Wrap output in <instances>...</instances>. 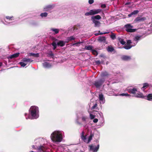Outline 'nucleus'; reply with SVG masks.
Masks as SVG:
<instances>
[{
  "instance_id": "21",
  "label": "nucleus",
  "mask_w": 152,
  "mask_h": 152,
  "mask_svg": "<svg viewBox=\"0 0 152 152\" xmlns=\"http://www.w3.org/2000/svg\"><path fill=\"white\" fill-rule=\"evenodd\" d=\"M22 60L24 62H31L33 61V60H31L30 58H23Z\"/></svg>"
},
{
  "instance_id": "36",
  "label": "nucleus",
  "mask_w": 152,
  "mask_h": 152,
  "mask_svg": "<svg viewBox=\"0 0 152 152\" xmlns=\"http://www.w3.org/2000/svg\"><path fill=\"white\" fill-rule=\"evenodd\" d=\"M13 17L12 16H6V18L7 19L9 20H13L12 18H13Z\"/></svg>"
},
{
  "instance_id": "45",
  "label": "nucleus",
  "mask_w": 152,
  "mask_h": 152,
  "mask_svg": "<svg viewBox=\"0 0 152 152\" xmlns=\"http://www.w3.org/2000/svg\"><path fill=\"white\" fill-rule=\"evenodd\" d=\"M95 63L96 64L99 65L101 63V62L100 60H97L95 61Z\"/></svg>"
},
{
  "instance_id": "3",
  "label": "nucleus",
  "mask_w": 152,
  "mask_h": 152,
  "mask_svg": "<svg viewBox=\"0 0 152 152\" xmlns=\"http://www.w3.org/2000/svg\"><path fill=\"white\" fill-rule=\"evenodd\" d=\"M101 11V10L99 9L91 10L89 12H86L85 15L86 16L93 15L97 14Z\"/></svg>"
},
{
  "instance_id": "16",
  "label": "nucleus",
  "mask_w": 152,
  "mask_h": 152,
  "mask_svg": "<svg viewBox=\"0 0 152 152\" xmlns=\"http://www.w3.org/2000/svg\"><path fill=\"white\" fill-rule=\"evenodd\" d=\"M67 42H64L63 41L60 40L57 43V45L58 46H60L63 47L64 46L66 43Z\"/></svg>"
},
{
  "instance_id": "8",
  "label": "nucleus",
  "mask_w": 152,
  "mask_h": 152,
  "mask_svg": "<svg viewBox=\"0 0 152 152\" xmlns=\"http://www.w3.org/2000/svg\"><path fill=\"white\" fill-rule=\"evenodd\" d=\"M55 6L54 5H50L47 6L44 8V10L45 11H48L49 10L53 9Z\"/></svg>"
},
{
  "instance_id": "10",
  "label": "nucleus",
  "mask_w": 152,
  "mask_h": 152,
  "mask_svg": "<svg viewBox=\"0 0 152 152\" xmlns=\"http://www.w3.org/2000/svg\"><path fill=\"white\" fill-rule=\"evenodd\" d=\"M101 16L99 15L93 16L91 17V20H99L101 19Z\"/></svg>"
},
{
  "instance_id": "28",
  "label": "nucleus",
  "mask_w": 152,
  "mask_h": 152,
  "mask_svg": "<svg viewBox=\"0 0 152 152\" xmlns=\"http://www.w3.org/2000/svg\"><path fill=\"white\" fill-rule=\"evenodd\" d=\"M110 37L112 39H114L116 38V35L115 34L111 32V34L110 35Z\"/></svg>"
},
{
  "instance_id": "40",
  "label": "nucleus",
  "mask_w": 152,
  "mask_h": 152,
  "mask_svg": "<svg viewBox=\"0 0 152 152\" xmlns=\"http://www.w3.org/2000/svg\"><path fill=\"white\" fill-rule=\"evenodd\" d=\"M121 95L122 96H130V95L128 94H125V93H123L121 94Z\"/></svg>"
},
{
  "instance_id": "25",
  "label": "nucleus",
  "mask_w": 152,
  "mask_h": 152,
  "mask_svg": "<svg viewBox=\"0 0 152 152\" xmlns=\"http://www.w3.org/2000/svg\"><path fill=\"white\" fill-rule=\"evenodd\" d=\"M51 30L54 32L55 34H56L58 33L59 30L57 28H51Z\"/></svg>"
},
{
  "instance_id": "49",
  "label": "nucleus",
  "mask_w": 152,
  "mask_h": 152,
  "mask_svg": "<svg viewBox=\"0 0 152 152\" xmlns=\"http://www.w3.org/2000/svg\"><path fill=\"white\" fill-rule=\"evenodd\" d=\"M118 39L120 42V41H121L123 39H122L120 37H118Z\"/></svg>"
},
{
  "instance_id": "29",
  "label": "nucleus",
  "mask_w": 152,
  "mask_h": 152,
  "mask_svg": "<svg viewBox=\"0 0 152 152\" xmlns=\"http://www.w3.org/2000/svg\"><path fill=\"white\" fill-rule=\"evenodd\" d=\"M132 47L131 45H125L124 46V48L126 50H129Z\"/></svg>"
},
{
  "instance_id": "46",
  "label": "nucleus",
  "mask_w": 152,
  "mask_h": 152,
  "mask_svg": "<svg viewBox=\"0 0 152 152\" xmlns=\"http://www.w3.org/2000/svg\"><path fill=\"white\" fill-rule=\"evenodd\" d=\"M94 2V0H89L88 1V3L90 4H93Z\"/></svg>"
},
{
  "instance_id": "38",
  "label": "nucleus",
  "mask_w": 152,
  "mask_h": 152,
  "mask_svg": "<svg viewBox=\"0 0 152 152\" xmlns=\"http://www.w3.org/2000/svg\"><path fill=\"white\" fill-rule=\"evenodd\" d=\"M97 106V103H96L91 108V109H95L96 107Z\"/></svg>"
},
{
  "instance_id": "5",
  "label": "nucleus",
  "mask_w": 152,
  "mask_h": 152,
  "mask_svg": "<svg viewBox=\"0 0 152 152\" xmlns=\"http://www.w3.org/2000/svg\"><path fill=\"white\" fill-rule=\"evenodd\" d=\"M126 28V31L129 32H133L135 31L136 30V29L132 28L133 27V26L131 25L130 24H128L125 26Z\"/></svg>"
},
{
  "instance_id": "30",
  "label": "nucleus",
  "mask_w": 152,
  "mask_h": 152,
  "mask_svg": "<svg viewBox=\"0 0 152 152\" xmlns=\"http://www.w3.org/2000/svg\"><path fill=\"white\" fill-rule=\"evenodd\" d=\"M143 86L142 87V89L146 88L149 86V84L147 83H145L143 84Z\"/></svg>"
},
{
  "instance_id": "56",
  "label": "nucleus",
  "mask_w": 152,
  "mask_h": 152,
  "mask_svg": "<svg viewBox=\"0 0 152 152\" xmlns=\"http://www.w3.org/2000/svg\"><path fill=\"white\" fill-rule=\"evenodd\" d=\"M99 34H98V33H97V34H95V35H96V36H97V35H99Z\"/></svg>"
},
{
  "instance_id": "7",
  "label": "nucleus",
  "mask_w": 152,
  "mask_h": 152,
  "mask_svg": "<svg viewBox=\"0 0 152 152\" xmlns=\"http://www.w3.org/2000/svg\"><path fill=\"white\" fill-rule=\"evenodd\" d=\"M99 144L97 146L95 147L92 145H89L90 150L94 151V152L97 151L99 149Z\"/></svg>"
},
{
  "instance_id": "17",
  "label": "nucleus",
  "mask_w": 152,
  "mask_h": 152,
  "mask_svg": "<svg viewBox=\"0 0 152 152\" xmlns=\"http://www.w3.org/2000/svg\"><path fill=\"white\" fill-rule=\"evenodd\" d=\"M42 64L43 66L45 68H49L51 66V65L49 63L46 62L43 63Z\"/></svg>"
},
{
  "instance_id": "27",
  "label": "nucleus",
  "mask_w": 152,
  "mask_h": 152,
  "mask_svg": "<svg viewBox=\"0 0 152 152\" xmlns=\"http://www.w3.org/2000/svg\"><path fill=\"white\" fill-rule=\"evenodd\" d=\"M94 134L91 132L88 138V142H90L92 139V137L94 136Z\"/></svg>"
},
{
  "instance_id": "54",
  "label": "nucleus",
  "mask_w": 152,
  "mask_h": 152,
  "mask_svg": "<svg viewBox=\"0 0 152 152\" xmlns=\"http://www.w3.org/2000/svg\"><path fill=\"white\" fill-rule=\"evenodd\" d=\"M2 65H3L2 63L1 62H0V66H2Z\"/></svg>"
},
{
  "instance_id": "33",
  "label": "nucleus",
  "mask_w": 152,
  "mask_h": 152,
  "mask_svg": "<svg viewBox=\"0 0 152 152\" xmlns=\"http://www.w3.org/2000/svg\"><path fill=\"white\" fill-rule=\"evenodd\" d=\"M52 45L53 47V49L54 50H55L57 47V44H56V42H52Z\"/></svg>"
},
{
  "instance_id": "37",
  "label": "nucleus",
  "mask_w": 152,
  "mask_h": 152,
  "mask_svg": "<svg viewBox=\"0 0 152 152\" xmlns=\"http://www.w3.org/2000/svg\"><path fill=\"white\" fill-rule=\"evenodd\" d=\"M19 64L21 66L24 67L26 65V64H25L23 62H20L19 63Z\"/></svg>"
},
{
  "instance_id": "12",
  "label": "nucleus",
  "mask_w": 152,
  "mask_h": 152,
  "mask_svg": "<svg viewBox=\"0 0 152 152\" xmlns=\"http://www.w3.org/2000/svg\"><path fill=\"white\" fill-rule=\"evenodd\" d=\"M20 53H16L11 55L8 57V58L12 59L13 58H16L18 57Z\"/></svg>"
},
{
  "instance_id": "11",
  "label": "nucleus",
  "mask_w": 152,
  "mask_h": 152,
  "mask_svg": "<svg viewBox=\"0 0 152 152\" xmlns=\"http://www.w3.org/2000/svg\"><path fill=\"white\" fill-rule=\"evenodd\" d=\"M93 23L94 24L95 27H99L101 24V23L99 21L97 20H92Z\"/></svg>"
},
{
  "instance_id": "43",
  "label": "nucleus",
  "mask_w": 152,
  "mask_h": 152,
  "mask_svg": "<svg viewBox=\"0 0 152 152\" xmlns=\"http://www.w3.org/2000/svg\"><path fill=\"white\" fill-rule=\"evenodd\" d=\"M108 33V32H104V33L100 32V31H99V33H98V34L102 35V34H107Z\"/></svg>"
},
{
  "instance_id": "4",
  "label": "nucleus",
  "mask_w": 152,
  "mask_h": 152,
  "mask_svg": "<svg viewBox=\"0 0 152 152\" xmlns=\"http://www.w3.org/2000/svg\"><path fill=\"white\" fill-rule=\"evenodd\" d=\"M105 81L104 79H100L99 80L95 81L94 83V85L96 88H99L101 87Z\"/></svg>"
},
{
  "instance_id": "19",
  "label": "nucleus",
  "mask_w": 152,
  "mask_h": 152,
  "mask_svg": "<svg viewBox=\"0 0 152 152\" xmlns=\"http://www.w3.org/2000/svg\"><path fill=\"white\" fill-rule=\"evenodd\" d=\"M139 12V11L138 10H135L133 11V12H131V13L129 14L128 15V16L129 17H131L133 15H135L138 13Z\"/></svg>"
},
{
  "instance_id": "42",
  "label": "nucleus",
  "mask_w": 152,
  "mask_h": 152,
  "mask_svg": "<svg viewBox=\"0 0 152 152\" xmlns=\"http://www.w3.org/2000/svg\"><path fill=\"white\" fill-rule=\"evenodd\" d=\"M126 43L127 45H131L130 44L132 43L131 41L130 40H128L127 41Z\"/></svg>"
},
{
  "instance_id": "34",
  "label": "nucleus",
  "mask_w": 152,
  "mask_h": 152,
  "mask_svg": "<svg viewBox=\"0 0 152 152\" xmlns=\"http://www.w3.org/2000/svg\"><path fill=\"white\" fill-rule=\"evenodd\" d=\"M91 52L92 54L96 56L98 54L97 52L95 50H92Z\"/></svg>"
},
{
  "instance_id": "50",
  "label": "nucleus",
  "mask_w": 152,
  "mask_h": 152,
  "mask_svg": "<svg viewBox=\"0 0 152 152\" xmlns=\"http://www.w3.org/2000/svg\"><path fill=\"white\" fill-rule=\"evenodd\" d=\"M80 43V42H76V43H74L73 44V45H77L79 44Z\"/></svg>"
},
{
  "instance_id": "14",
  "label": "nucleus",
  "mask_w": 152,
  "mask_h": 152,
  "mask_svg": "<svg viewBox=\"0 0 152 152\" xmlns=\"http://www.w3.org/2000/svg\"><path fill=\"white\" fill-rule=\"evenodd\" d=\"M121 59L123 60L127 61L130 60L131 59V57L130 56L124 55L121 57Z\"/></svg>"
},
{
  "instance_id": "52",
  "label": "nucleus",
  "mask_w": 152,
  "mask_h": 152,
  "mask_svg": "<svg viewBox=\"0 0 152 152\" xmlns=\"http://www.w3.org/2000/svg\"><path fill=\"white\" fill-rule=\"evenodd\" d=\"M73 30H75V29H76V30H77V28H76V27H75V26H74L73 27Z\"/></svg>"
},
{
  "instance_id": "57",
  "label": "nucleus",
  "mask_w": 152,
  "mask_h": 152,
  "mask_svg": "<svg viewBox=\"0 0 152 152\" xmlns=\"http://www.w3.org/2000/svg\"><path fill=\"white\" fill-rule=\"evenodd\" d=\"M25 115H27V114L26 113H25Z\"/></svg>"
},
{
  "instance_id": "23",
  "label": "nucleus",
  "mask_w": 152,
  "mask_h": 152,
  "mask_svg": "<svg viewBox=\"0 0 152 152\" xmlns=\"http://www.w3.org/2000/svg\"><path fill=\"white\" fill-rule=\"evenodd\" d=\"M29 55L30 56H33L35 57H38L39 56V53H29Z\"/></svg>"
},
{
  "instance_id": "31",
  "label": "nucleus",
  "mask_w": 152,
  "mask_h": 152,
  "mask_svg": "<svg viewBox=\"0 0 152 152\" xmlns=\"http://www.w3.org/2000/svg\"><path fill=\"white\" fill-rule=\"evenodd\" d=\"M48 13L46 12L42 13L40 14V16L42 17H46L47 16Z\"/></svg>"
},
{
  "instance_id": "47",
  "label": "nucleus",
  "mask_w": 152,
  "mask_h": 152,
  "mask_svg": "<svg viewBox=\"0 0 152 152\" xmlns=\"http://www.w3.org/2000/svg\"><path fill=\"white\" fill-rule=\"evenodd\" d=\"M93 121L94 123H97L98 121V119L97 118H95L93 120Z\"/></svg>"
},
{
  "instance_id": "6",
  "label": "nucleus",
  "mask_w": 152,
  "mask_h": 152,
  "mask_svg": "<svg viewBox=\"0 0 152 152\" xmlns=\"http://www.w3.org/2000/svg\"><path fill=\"white\" fill-rule=\"evenodd\" d=\"M146 20V18L145 17H138L134 20V22H137L139 21H143Z\"/></svg>"
},
{
  "instance_id": "48",
  "label": "nucleus",
  "mask_w": 152,
  "mask_h": 152,
  "mask_svg": "<svg viewBox=\"0 0 152 152\" xmlns=\"http://www.w3.org/2000/svg\"><path fill=\"white\" fill-rule=\"evenodd\" d=\"M101 7L102 8H105L106 7V5L105 4H102L101 5Z\"/></svg>"
},
{
  "instance_id": "41",
  "label": "nucleus",
  "mask_w": 152,
  "mask_h": 152,
  "mask_svg": "<svg viewBox=\"0 0 152 152\" xmlns=\"http://www.w3.org/2000/svg\"><path fill=\"white\" fill-rule=\"evenodd\" d=\"M87 118V117L86 116H83L82 117V121H85Z\"/></svg>"
},
{
  "instance_id": "53",
  "label": "nucleus",
  "mask_w": 152,
  "mask_h": 152,
  "mask_svg": "<svg viewBox=\"0 0 152 152\" xmlns=\"http://www.w3.org/2000/svg\"><path fill=\"white\" fill-rule=\"evenodd\" d=\"M50 56H53V54L52 52H51V53H50Z\"/></svg>"
},
{
  "instance_id": "58",
  "label": "nucleus",
  "mask_w": 152,
  "mask_h": 152,
  "mask_svg": "<svg viewBox=\"0 0 152 152\" xmlns=\"http://www.w3.org/2000/svg\"><path fill=\"white\" fill-rule=\"evenodd\" d=\"M32 147L33 148L34 147V145H33Z\"/></svg>"
},
{
  "instance_id": "44",
  "label": "nucleus",
  "mask_w": 152,
  "mask_h": 152,
  "mask_svg": "<svg viewBox=\"0 0 152 152\" xmlns=\"http://www.w3.org/2000/svg\"><path fill=\"white\" fill-rule=\"evenodd\" d=\"M120 42L121 44H122L123 45H124L126 43V42L124 41V40L123 39H122V40L120 41Z\"/></svg>"
},
{
  "instance_id": "20",
  "label": "nucleus",
  "mask_w": 152,
  "mask_h": 152,
  "mask_svg": "<svg viewBox=\"0 0 152 152\" xmlns=\"http://www.w3.org/2000/svg\"><path fill=\"white\" fill-rule=\"evenodd\" d=\"M109 75L108 72L106 71L102 72L101 74V76L102 77H107Z\"/></svg>"
},
{
  "instance_id": "24",
  "label": "nucleus",
  "mask_w": 152,
  "mask_h": 152,
  "mask_svg": "<svg viewBox=\"0 0 152 152\" xmlns=\"http://www.w3.org/2000/svg\"><path fill=\"white\" fill-rule=\"evenodd\" d=\"M99 98L100 100L102 101L104 100L103 95L102 94H100L99 95Z\"/></svg>"
},
{
  "instance_id": "2",
  "label": "nucleus",
  "mask_w": 152,
  "mask_h": 152,
  "mask_svg": "<svg viewBox=\"0 0 152 152\" xmlns=\"http://www.w3.org/2000/svg\"><path fill=\"white\" fill-rule=\"evenodd\" d=\"M38 108L35 106H32L29 110V112L31 116L34 118H38L37 113L38 111Z\"/></svg>"
},
{
  "instance_id": "26",
  "label": "nucleus",
  "mask_w": 152,
  "mask_h": 152,
  "mask_svg": "<svg viewBox=\"0 0 152 152\" xmlns=\"http://www.w3.org/2000/svg\"><path fill=\"white\" fill-rule=\"evenodd\" d=\"M147 99L148 100L151 101L152 100V94H148L147 96Z\"/></svg>"
},
{
  "instance_id": "32",
  "label": "nucleus",
  "mask_w": 152,
  "mask_h": 152,
  "mask_svg": "<svg viewBox=\"0 0 152 152\" xmlns=\"http://www.w3.org/2000/svg\"><path fill=\"white\" fill-rule=\"evenodd\" d=\"M75 39V38L73 36H72L70 37H68L67 38V40L68 41H71L72 40H74Z\"/></svg>"
},
{
  "instance_id": "13",
  "label": "nucleus",
  "mask_w": 152,
  "mask_h": 152,
  "mask_svg": "<svg viewBox=\"0 0 152 152\" xmlns=\"http://www.w3.org/2000/svg\"><path fill=\"white\" fill-rule=\"evenodd\" d=\"M106 40V38L105 37L101 36H99L98 39V41L100 42H105Z\"/></svg>"
},
{
  "instance_id": "55",
  "label": "nucleus",
  "mask_w": 152,
  "mask_h": 152,
  "mask_svg": "<svg viewBox=\"0 0 152 152\" xmlns=\"http://www.w3.org/2000/svg\"><path fill=\"white\" fill-rule=\"evenodd\" d=\"M130 4V3L129 2H128V3H126L125 4V5H129V4Z\"/></svg>"
},
{
  "instance_id": "39",
  "label": "nucleus",
  "mask_w": 152,
  "mask_h": 152,
  "mask_svg": "<svg viewBox=\"0 0 152 152\" xmlns=\"http://www.w3.org/2000/svg\"><path fill=\"white\" fill-rule=\"evenodd\" d=\"M90 118L91 119H94L95 117V115H94L91 113L90 114Z\"/></svg>"
},
{
  "instance_id": "1",
  "label": "nucleus",
  "mask_w": 152,
  "mask_h": 152,
  "mask_svg": "<svg viewBox=\"0 0 152 152\" xmlns=\"http://www.w3.org/2000/svg\"><path fill=\"white\" fill-rule=\"evenodd\" d=\"M50 137L53 141L60 142L62 139V135L60 132L55 131L51 134Z\"/></svg>"
},
{
  "instance_id": "35",
  "label": "nucleus",
  "mask_w": 152,
  "mask_h": 152,
  "mask_svg": "<svg viewBox=\"0 0 152 152\" xmlns=\"http://www.w3.org/2000/svg\"><path fill=\"white\" fill-rule=\"evenodd\" d=\"M93 47L91 46H86L85 48L87 50H92Z\"/></svg>"
},
{
  "instance_id": "51",
  "label": "nucleus",
  "mask_w": 152,
  "mask_h": 152,
  "mask_svg": "<svg viewBox=\"0 0 152 152\" xmlns=\"http://www.w3.org/2000/svg\"><path fill=\"white\" fill-rule=\"evenodd\" d=\"M135 38L137 40H138L140 38V37H135Z\"/></svg>"
},
{
  "instance_id": "9",
  "label": "nucleus",
  "mask_w": 152,
  "mask_h": 152,
  "mask_svg": "<svg viewBox=\"0 0 152 152\" xmlns=\"http://www.w3.org/2000/svg\"><path fill=\"white\" fill-rule=\"evenodd\" d=\"M127 90L129 93L134 94L137 91V89L135 88H133V89L129 88L127 89Z\"/></svg>"
},
{
  "instance_id": "18",
  "label": "nucleus",
  "mask_w": 152,
  "mask_h": 152,
  "mask_svg": "<svg viewBox=\"0 0 152 152\" xmlns=\"http://www.w3.org/2000/svg\"><path fill=\"white\" fill-rule=\"evenodd\" d=\"M107 50L108 52H112L114 51L115 50V49L111 45L108 46L107 48Z\"/></svg>"
},
{
  "instance_id": "22",
  "label": "nucleus",
  "mask_w": 152,
  "mask_h": 152,
  "mask_svg": "<svg viewBox=\"0 0 152 152\" xmlns=\"http://www.w3.org/2000/svg\"><path fill=\"white\" fill-rule=\"evenodd\" d=\"M39 152H45V148L42 146H41L38 148Z\"/></svg>"
},
{
  "instance_id": "15",
  "label": "nucleus",
  "mask_w": 152,
  "mask_h": 152,
  "mask_svg": "<svg viewBox=\"0 0 152 152\" xmlns=\"http://www.w3.org/2000/svg\"><path fill=\"white\" fill-rule=\"evenodd\" d=\"M135 97L138 98H144L145 96L143 95V94L142 93L139 92L138 93H137L136 94H135L134 95Z\"/></svg>"
}]
</instances>
